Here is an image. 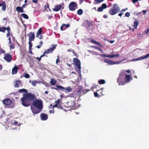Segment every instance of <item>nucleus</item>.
<instances>
[{
	"mask_svg": "<svg viewBox=\"0 0 149 149\" xmlns=\"http://www.w3.org/2000/svg\"><path fill=\"white\" fill-rule=\"evenodd\" d=\"M18 91L20 93H26L23 94V96L20 98L22 104L24 107L29 106L32 101H33L36 98V97L35 94L31 93H28L27 90L25 89H20Z\"/></svg>",
	"mask_w": 149,
	"mask_h": 149,
	"instance_id": "1",
	"label": "nucleus"
},
{
	"mask_svg": "<svg viewBox=\"0 0 149 149\" xmlns=\"http://www.w3.org/2000/svg\"><path fill=\"white\" fill-rule=\"evenodd\" d=\"M75 97H69L68 99V101L67 102V107H70L71 109H76L75 107L76 105L75 103Z\"/></svg>",
	"mask_w": 149,
	"mask_h": 149,
	"instance_id": "2",
	"label": "nucleus"
},
{
	"mask_svg": "<svg viewBox=\"0 0 149 149\" xmlns=\"http://www.w3.org/2000/svg\"><path fill=\"white\" fill-rule=\"evenodd\" d=\"M120 10V8L118 6V5L116 3H114L112 7L109 10V13L110 15H113L117 13Z\"/></svg>",
	"mask_w": 149,
	"mask_h": 149,
	"instance_id": "3",
	"label": "nucleus"
},
{
	"mask_svg": "<svg viewBox=\"0 0 149 149\" xmlns=\"http://www.w3.org/2000/svg\"><path fill=\"white\" fill-rule=\"evenodd\" d=\"M56 86L57 88L53 87L52 88L56 90H58V89H61V91L66 93L70 92L72 91V88L70 86H68L66 88L60 85H56Z\"/></svg>",
	"mask_w": 149,
	"mask_h": 149,
	"instance_id": "4",
	"label": "nucleus"
},
{
	"mask_svg": "<svg viewBox=\"0 0 149 149\" xmlns=\"http://www.w3.org/2000/svg\"><path fill=\"white\" fill-rule=\"evenodd\" d=\"M33 101V106L36 107L38 109H42L43 107V102L41 99L36 100V99Z\"/></svg>",
	"mask_w": 149,
	"mask_h": 149,
	"instance_id": "5",
	"label": "nucleus"
},
{
	"mask_svg": "<svg viewBox=\"0 0 149 149\" xmlns=\"http://www.w3.org/2000/svg\"><path fill=\"white\" fill-rule=\"evenodd\" d=\"M125 74L124 72H122L120 73L119 77L117 79V82L118 83L119 85H123L125 84V81L123 80Z\"/></svg>",
	"mask_w": 149,
	"mask_h": 149,
	"instance_id": "6",
	"label": "nucleus"
},
{
	"mask_svg": "<svg viewBox=\"0 0 149 149\" xmlns=\"http://www.w3.org/2000/svg\"><path fill=\"white\" fill-rule=\"evenodd\" d=\"M69 9L71 11H74L76 8H77V3L74 2H71L69 5Z\"/></svg>",
	"mask_w": 149,
	"mask_h": 149,
	"instance_id": "7",
	"label": "nucleus"
},
{
	"mask_svg": "<svg viewBox=\"0 0 149 149\" xmlns=\"http://www.w3.org/2000/svg\"><path fill=\"white\" fill-rule=\"evenodd\" d=\"M73 61L75 65L77 67L79 70H80L81 66L80 60L78 58H73Z\"/></svg>",
	"mask_w": 149,
	"mask_h": 149,
	"instance_id": "8",
	"label": "nucleus"
},
{
	"mask_svg": "<svg viewBox=\"0 0 149 149\" xmlns=\"http://www.w3.org/2000/svg\"><path fill=\"white\" fill-rule=\"evenodd\" d=\"M107 7V4L105 3L102 4L101 6L99 7L97 10H96V8L95 7H94L93 8V9H95L96 10L97 12H102L103 10L106 9Z\"/></svg>",
	"mask_w": 149,
	"mask_h": 149,
	"instance_id": "9",
	"label": "nucleus"
},
{
	"mask_svg": "<svg viewBox=\"0 0 149 149\" xmlns=\"http://www.w3.org/2000/svg\"><path fill=\"white\" fill-rule=\"evenodd\" d=\"M36 107L33 106H31V109L32 112L33 113L35 114L40 113L42 110L38 109L37 108H36Z\"/></svg>",
	"mask_w": 149,
	"mask_h": 149,
	"instance_id": "10",
	"label": "nucleus"
},
{
	"mask_svg": "<svg viewBox=\"0 0 149 149\" xmlns=\"http://www.w3.org/2000/svg\"><path fill=\"white\" fill-rule=\"evenodd\" d=\"M3 58L7 62H10L12 60V57L10 54L7 53L5 54Z\"/></svg>",
	"mask_w": 149,
	"mask_h": 149,
	"instance_id": "11",
	"label": "nucleus"
},
{
	"mask_svg": "<svg viewBox=\"0 0 149 149\" xmlns=\"http://www.w3.org/2000/svg\"><path fill=\"white\" fill-rule=\"evenodd\" d=\"M149 57V53L147 54L146 56H142L141 57H138L135 59H133L132 61H135L141 60L144 59H146Z\"/></svg>",
	"mask_w": 149,
	"mask_h": 149,
	"instance_id": "12",
	"label": "nucleus"
},
{
	"mask_svg": "<svg viewBox=\"0 0 149 149\" xmlns=\"http://www.w3.org/2000/svg\"><path fill=\"white\" fill-rule=\"evenodd\" d=\"M28 36L29 37V41H32L34 40L35 38L34 33L31 32L28 35Z\"/></svg>",
	"mask_w": 149,
	"mask_h": 149,
	"instance_id": "13",
	"label": "nucleus"
},
{
	"mask_svg": "<svg viewBox=\"0 0 149 149\" xmlns=\"http://www.w3.org/2000/svg\"><path fill=\"white\" fill-rule=\"evenodd\" d=\"M3 103L6 106H10L11 104V101L9 98H6L2 101Z\"/></svg>",
	"mask_w": 149,
	"mask_h": 149,
	"instance_id": "14",
	"label": "nucleus"
},
{
	"mask_svg": "<svg viewBox=\"0 0 149 149\" xmlns=\"http://www.w3.org/2000/svg\"><path fill=\"white\" fill-rule=\"evenodd\" d=\"M100 56L103 57H108L110 58H113L114 57H118L119 56V54H113V55H106L104 54H102L100 55Z\"/></svg>",
	"mask_w": 149,
	"mask_h": 149,
	"instance_id": "15",
	"label": "nucleus"
},
{
	"mask_svg": "<svg viewBox=\"0 0 149 149\" xmlns=\"http://www.w3.org/2000/svg\"><path fill=\"white\" fill-rule=\"evenodd\" d=\"M64 5L63 3H62L61 4H58L56 5L54 8H53V10L54 11H59L61 8L62 6Z\"/></svg>",
	"mask_w": 149,
	"mask_h": 149,
	"instance_id": "16",
	"label": "nucleus"
},
{
	"mask_svg": "<svg viewBox=\"0 0 149 149\" xmlns=\"http://www.w3.org/2000/svg\"><path fill=\"white\" fill-rule=\"evenodd\" d=\"M3 6L1 8L2 10L5 11L6 9V4L5 1H0V7Z\"/></svg>",
	"mask_w": 149,
	"mask_h": 149,
	"instance_id": "17",
	"label": "nucleus"
},
{
	"mask_svg": "<svg viewBox=\"0 0 149 149\" xmlns=\"http://www.w3.org/2000/svg\"><path fill=\"white\" fill-rule=\"evenodd\" d=\"M40 117L41 120H45L47 119L48 116L47 114L42 113L40 114Z\"/></svg>",
	"mask_w": 149,
	"mask_h": 149,
	"instance_id": "18",
	"label": "nucleus"
},
{
	"mask_svg": "<svg viewBox=\"0 0 149 149\" xmlns=\"http://www.w3.org/2000/svg\"><path fill=\"white\" fill-rule=\"evenodd\" d=\"M125 83H128L131 80V76L130 75L127 74L125 72ZM132 78H131V80H132Z\"/></svg>",
	"mask_w": 149,
	"mask_h": 149,
	"instance_id": "19",
	"label": "nucleus"
},
{
	"mask_svg": "<svg viewBox=\"0 0 149 149\" xmlns=\"http://www.w3.org/2000/svg\"><path fill=\"white\" fill-rule=\"evenodd\" d=\"M56 45H54L52 47L50 48L49 49H47V51L45 52H46V53L47 54L51 53L56 48Z\"/></svg>",
	"mask_w": 149,
	"mask_h": 149,
	"instance_id": "20",
	"label": "nucleus"
},
{
	"mask_svg": "<svg viewBox=\"0 0 149 149\" xmlns=\"http://www.w3.org/2000/svg\"><path fill=\"white\" fill-rule=\"evenodd\" d=\"M19 69V68H18L16 65L13 67L12 70V74L13 75L14 74H16L18 70Z\"/></svg>",
	"mask_w": 149,
	"mask_h": 149,
	"instance_id": "21",
	"label": "nucleus"
},
{
	"mask_svg": "<svg viewBox=\"0 0 149 149\" xmlns=\"http://www.w3.org/2000/svg\"><path fill=\"white\" fill-rule=\"evenodd\" d=\"M104 62L110 65H113L116 64V63L114 61L109 60L106 58L104 60Z\"/></svg>",
	"mask_w": 149,
	"mask_h": 149,
	"instance_id": "22",
	"label": "nucleus"
},
{
	"mask_svg": "<svg viewBox=\"0 0 149 149\" xmlns=\"http://www.w3.org/2000/svg\"><path fill=\"white\" fill-rule=\"evenodd\" d=\"M91 42L93 43L98 45L101 47H103L101 43L93 39H92L91 40Z\"/></svg>",
	"mask_w": 149,
	"mask_h": 149,
	"instance_id": "23",
	"label": "nucleus"
},
{
	"mask_svg": "<svg viewBox=\"0 0 149 149\" xmlns=\"http://www.w3.org/2000/svg\"><path fill=\"white\" fill-rule=\"evenodd\" d=\"M21 84V81L20 80H16L15 83L14 84L15 87L16 88H18L19 87V84Z\"/></svg>",
	"mask_w": 149,
	"mask_h": 149,
	"instance_id": "24",
	"label": "nucleus"
},
{
	"mask_svg": "<svg viewBox=\"0 0 149 149\" xmlns=\"http://www.w3.org/2000/svg\"><path fill=\"white\" fill-rule=\"evenodd\" d=\"M16 9L17 11L18 12H19V13H23L24 12V11L23 9H22V8L20 7H19V6L17 7L16 8Z\"/></svg>",
	"mask_w": 149,
	"mask_h": 149,
	"instance_id": "25",
	"label": "nucleus"
},
{
	"mask_svg": "<svg viewBox=\"0 0 149 149\" xmlns=\"http://www.w3.org/2000/svg\"><path fill=\"white\" fill-rule=\"evenodd\" d=\"M42 31L41 28L39 29L38 31L37 34L36 35V37H39L40 35H41L42 33Z\"/></svg>",
	"mask_w": 149,
	"mask_h": 149,
	"instance_id": "26",
	"label": "nucleus"
},
{
	"mask_svg": "<svg viewBox=\"0 0 149 149\" xmlns=\"http://www.w3.org/2000/svg\"><path fill=\"white\" fill-rule=\"evenodd\" d=\"M139 22L137 20H135L134 22L133 26L135 29H137V26L139 24Z\"/></svg>",
	"mask_w": 149,
	"mask_h": 149,
	"instance_id": "27",
	"label": "nucleus"
},
{
	"mask_svg": "<svg viewBox=\"0 0 149 149\" xmlns=\"http://www.w3.org/2000/svg\"><path fill=\"white\" fill-rule=\"evenodd\" d=\"M56 81L54 79L52 78L51 79V81H50V83L52 85H54L56 84Z\"/></svg>",
	"mask_w": 149,
	"mask_h": 149,
	"instance_id": "28",
	"label": "nucleus"
},
{
	"mask_svg": "<svg viewBox=\"0 0 149 149\" xmlns=\"http://www.w3.org/2000/svg\"><path fill=\"white\" fill-rule=\"evenodd\" d=\"M77 13L78 15H81L83 13V10L81 9H79L77 10Z\"/></svg>",
	"mask_w": 149,
	"mask_h": 149,
	"instance_id": "29",
	"label": "nucleus"
},
{
	"mask_svg": "<svg viewBox=\"0 0 149 149\" xmlns=\"http://www.w3.org/2000/svg\"><path fill=\"white\" fill-rule=\"evenodd\" d=\"M105 82V81L102 79L99 80L98 81L99 84L101 85L104 84Z\"/></svg>",
	"mask_w": 149,
	"mask_h": 149,
	"instance_id": "30",
	"label": "nucleus"
},
{
	"mask_svg": "<svg viewBox=\"0 0 149 149\" xmlns=\"http://www.w3.org/2000/svg\"><path fill=\"white\" fill-rule=\"evenodd\" d=\"M21 16L22 17H23L25 19H29L28 16L25 13H22L21 14Z\"/></svg>",
	"mask_w": 149,
	"mask_h": 149,
	"instance_id": "31",
	"label": "nucleus"
},
{
	"mask_svg": "<svg viewBox=\"0 0 149 149\" xmlns=\"http://www.w3.org/2000/svg\"><path fill=\"white\" fill-rule=\"evenodd\" d=\"M93 47L97 49L98 50H99L101 52H102V49L100 48V47H98L96 46H92Z\"/></svg>",
	"mask_w": 149,
	"mask_h": 149,
	"instance_id": "32",
	"label": "nucleus"
},
{
	"mask_svg": "<svg viewBox=\"0 0 149 149\" xmlns=\"http://www.w3.org/2000/svg\"><path fill=\"white\" fill-rule=\"evenodd\" d=\"M6 30L5 27H0V32L1 31L3 32H4Z\"/></svg>",
	"mask_w": 149,
	"mask_h": 149,
	"instance_id": "33",
	"label": "nucleus"
},
{
	"mask_svg": "<svg viewBox=\"0 0 149 149\" xmlns=\"http://www.w3.org/2000/svg\"><path fill=\"white\" fill-rule=\"evenodd\" d=\"M40 44L39 45H37L36 47H37L38 49L40 48L42 46L43 43L42 42V41H41L40 42Z\"/></svg>",
	"mask_w": 149,
	"mask_h": 149,
	"instance_id": "34",
	"label": "nucleus"
},
{
	"mask_svg": "<svg viewBox=\"0 0 149 149\" xmlns=\"http://www.w3.org/2000/svg\"><path fill=\"white\" fill-rule=\"evenodd\" d=\"M37 83V82L36 81H33L32 82V85L34 86H35L36 85V84Z\"/></svg>",
	"mask_w": 149,
	"mask_h": 149,
	"instance_id": "35",
	"label": "nucleus"
},
{
	"mask_svg": "<svg viewBox=\"0 0 149 149\" xmlns=\"http://www.w3.org/2000/svg\"><path fill=\"white\" fill-rule=\"evenodd\" d=\"M97 3H101L104 0H94Z\"/></svg>",
	"mask_w": 149,
	"mask_h": 149,
	"instance_id": "36",
	"label": "nucleus"
},
{
	"mask_svg": "<svg viewBox=\"0 0 149 149\" xmlns=\"http://www.w3.org/2000/svg\"><path fill=\"white\" fill-rule=\"evenodd\" d=\"M64 24H63L60 27V29L62 31L65 29V28L63 29V28L64 27Z\"/></svg>",
	"mask_w": 149,
	"mask_h": 149,
	"instance_id": "37",
	"label": "nucleus"
},
{
	"mask_svg": "<svg viewBox=\"0 0 149 149\" xmlns=\"http://www.w3.org/2000/svg\"><path fill=\"white\" fill-rule=\"evenodd\" d=\"M24 77L26 78H29L30 77L29 75L27 74H26L24 76Z\"/></svg>",
	"mask_w": 149,
	"mask_h": 149,
	"instance_id": "38",
	"label": "nucleus"
},
{
	"mask_svg": "<svg viewBox=\"0 0 149 149\" xmlns=\"http://www.w3.org/2000/svg\"><path fill=\"white\" fill-rule=\"evenodd\" d=\"M94 96L95 97H99L100 96L98 94V93L96 92H94Z\"/></svg>",
	"mask_w": 149,
	"mask_h": 149,
	"instance_id": "39",
	"label": "nucleus"
},
{
	"mask_svg": "<svg viewBox=\"0 0 149 149\" xmlns=\"http://www.w3.org/2000/svg\"><path fill=\"white\" fill-rule=\"evenodd\" d=\"M31 42V41H29V48L30 49H31L32 46V44Z\"/></svg>",
	"mask_w": 149,
	"mask_h": 149,
	"instance_id": "40",
	"label": "nucleus"
},
{
	"mask_svg": "<svg viewBox=\"0 0 149 149\" xmlns=\"http://www.w3.org/2000/svg\"><path fill=\"white\" fill-rule=\"evenodd\" d=\"M6 30H7L8 32H10V29L9 26H8L7 28L6 27Z\"/></svg>",
	"mask_w": 149,
	"mask_h": 149,
	"instance_id": "41",
	"label": "nucleus"
},
{
	"mask_svg": "<svg viewBox=\"0 0 149 149\" xmlns=\"http://www.w3.org/2000/svg\"><path fill=\"white\" fill-rule=\"evenodd\" d=\"M64 24V27L65 26L66 27L65 29L68 28L70 26V25L69 24Z\"/></svg>",
	"mask_w": 149,
	"mask_h": 149,
	"instance_id": "42",
	"label": "nucleus"
},
{
	"mask_svg": "<svg viewBox=\"0 0 149 149\" xmlns=\"http://www.w3.org/2000/svg\"><path fill=\"white\" fill-rule=\"evenodd\" d=\"M81 89H79V90L78 91H77V94L78 95H81Z\"/></svg>",
	"mask_w": 149,
	"mask_h": 149,
	"instance_id": "43",
	"label": "nucleus"
},
{
	"mask_svg": "<svg viewBox=\"0 0 149 149\" xmlns=\"http://www.w3.org/2000/svg\"><path fill=\"white\" fill-rule=\"evenodd\" d=\"M10 48L11 49H14L15 48L14 45L13 44H11L10 46Z\"/></svg>",
	"mask_w": 149,
	"mask_h": 149,
	"instance_id": "44",
	"label": "nucleus"
},
{
	"mask_svg": "<svg viewBox=\"0 0 149 149\" xmlns=\"http://www.w3.org/2000/svg\"><path fill=\"white\" fill-rule=\"evenodd\" d=\"M130 13L129 12H127L125 14V16L127 17H129L130 16Z\"/></svg>",
	"mask_w": 149,
	"mask_h": 149,
	"instance_id": "45",
	"label": "nucleus"
},
{
	"mask_svg": "<svg viewBox=\"0 0 149 149\" xmlns=\"http://www.w3.org/2000/svg\"><path fill=\"white\" fill-rule=\"evenodd\" d=\"M58 104H56L54 105L53 107V110L54 109V107H58Z\"/></svg>",
	"mask_w": 149,
	"mask_h": 149,
	"instance_id": "46",
	"label": "nucleus"
},
{
	"mask_svg": "<svg viewBox=\"0 0 149 149\" xmlns=\"http://www.w3.org/2000/svg\"><path fill=\"white\" fill-rule=\"evenodd\" d=\"M141 13V12H135L134 14V15H138L139 14H140Z\"/></svg>",
	"mask_w": 149,
	"mask_h": 149,
	"instance_id": "47",
	"label": "nucleus"
},
{
	"mask_svg": "<svg viewBox=\"0 0 149 149\" xmlns=\"http://www.w3.org/2000/svg\"><path fill=\"white\" fill-rule=\"evenodd\" d=\"M87 23L88 24L89 26H90V25H92V23L91 22H89L87 21Z\"/></svg>",
	"mask_w": 149,
	"mask_h": 149,
	"instance_id": "48",
	"label": "nucleus"
},
{
	"mask_svg": "<svg viewBox=\"0 0 149 149\" xmlns=\"http://www.w3.org/2000/svg\"><path fill=\"white\" fill-rule=\"evenodd\" d=\"M58 109H63L62 107L61 106V105L59 104L58 105Z\"/></svg>",
	"mask_w": 149,
	"mask_h": 149,
	"instance_id": "49",
	"label": "nucleus"
},
{
	"mask_svg": "<svg viewBox=\"0 0 149 149\" xmlns=\"http://www.w3.org/2000/svg\"><path fill=\"white\" fill-rule=\"evenodd\" d=\"M55 102L56 103V104H59L60 103V101L59 100H57L56 101H55Z\"/></svg>",
	"mask_w": 149,
	"mask_h": 149,
	"instance_id": "50",
	"label": "nucleus"
},
{
	"mask_svg": "<svg viewBox=\"0 0 149 149\" xmlns=\"http://www.w3.org/2000/svg\"><path fill=\"white\" fill-rule=\"evenodd\" d=\"M40 39H42L43 38V36L41 34L40 35V36H39V37H38Z\"/></svg>",
	"mask_w": 149,
	"mask_h": 149,
	"instance_id": "51",
	"label": "nucleus"
},
{
	"mask_svg": "<svg viewBox=\"0 0 149 149\" xmlns=\"http://www.w3.org/2000/svg\"><path fill=\"white\" fill-rule=\"evenodd\" d=\"M32 2L36 4L37 3L38 1L37 0H32Z\"/></svg>",
	"mask_w": 149,
	"mask_h": 149,
	"instance_id": "52",
	"label": "nucleus"
},
{
	"mask_svg": "<svg viewBox=\"0 0 149 149\" xmlns=\"http://www.w3.org/2000/svg\"><path fill=\"white\" fill-rule=\"evenodd\" d=\"M59 61H60V60H59V58H57V59H56V63L57 64L58 62H59Z\"/></svg>",
	"mask_w": 149,
	"mask_h": 149,
	"instance_id": "53",
	"label": "nucleus"
},
{
	"mask_svg": "<svg viewBox=\"0 0 149 149\" xmlns=\"http://www.w3.org/2000/svg\"><path fill=\"white\" fill-rule=\"evenodd\" d=\"M41 56H40V57L39 58L38 57H37L36 58H36L39 61H40L41 60Z\"/></svg>",
	"mask_w": 149,
	"mask_h": 149,
	"instance_id": "54",
	"label": "nucleus"
},
{
	"mask_svg": "<svg viewBox=\"0 0 149 149\" xmlns=\"http://www.w3.org/2000/svg\"><path fill=\"white\" fill-rule=\"evenodd\" d=\"M46 52H45V51L44 52L43 54L42 55L40 56H41V57L42 58V57L43 56H45V54H46Z\"/></svg>",
	"mask_w": 149,
	"mask_h": 149,
	"instance_id": "55",
	"label": "nucleus"
},
{
	"mask_svg": "<svg viewBox=\"0 0 149 149\" xmlns=\"http://www.w3.org/2000/svg\"><path fill=\"white\" fill-rule=\"evenodd\" d=\"M73 49H68V50H67V51L69 52H72V51H73Z\"/></svg>",
	"mask_w": 149,
	"mask_h": 149,
	"instance_id": "56",
	"label": "nucleus"
},
{
	"mask_svg": "<svg viewBox=\"0 0 149 149\" xmlns=\"http://www.w3.org/2000/svg\"><path fill=\"white\" fill-rule=\"evenodd\" d=\"M137 0H132V2L134 4L137 1Z\"/></svg>",
	"mask_w": 149,
	"mask_h": 149,
	"instance_id": "57",
	"label": "nucleus"
},
{
	"mask_svg": "<svg viewBox=\"0 0 149 149\" xmlns=\"http://www.w3.org/2000/svg\"><path fill=\"white\" fill-rule=\"evenodd\" d=\"M53 110V111L52 110H50L49 111V112L50 113H54V110Z\"/></svg>",
	"mask_w": 149,
	"mask_h": 149,
	"instance_id": "58",
	"label": "nucleus"
},
{
	"mask_svg": "<svg viewBox=\"0 0 149 149\" xmlns=\"http://www.w3.org/2000/svg\"><path fill=\"white\" fill-rule=\"evenodd\" d=\"M142 12H143V15H145L146 14V13L147 12V11L146 10H143Z\"/></svg>",
	"mask_w": 149,
	"mask_h": 149,
	"instance_id": "59",
	"label": "nucleus"
},
{
	"mask_svg": "<svg viewBox=\"0 0 149 149\" xmlns=\"http://www.w3.org/2000/svg\"><path fill=\"white\" fill-rule=\"evenodd\" d=\"M72 53L75 56H76V54L74 51V50H73L72 52Z\"/></svg>",
	"mask_w": 149,
	"mask_h": 149,
	"instance_id": "60",
	"label": "nucleus"
},
{
	"mask_svg": "<svg viewBox=\"0 0 149 149\" xmlns=\"http://www.w3.org/2000/svg\"><path fill=\"white\" fill-rule=\"evenodd\" d=\"M103 17L104 18H107L108 17V16L107 15H105L103 16Z\"/></svg>",
	"mask_w": 149,
	"mask_h": 149,
	"instance_id": "61",
	"label": "nucleus"
},
{
	"mask_svg": "<svg viewBox=\"0 0 149 149\" xmlns=\"http://www.w3.org/2000/svg\"><path fill=\"white\" fill-rule=\"evenodd\" d=\"M10 36V32H8V33L7 34V37H8Z\"/></svg>",
	"mask_w": 149,
	"mask_h": 149,
	"instance_id": "62",
	"label": "nucleus"
},
{
	"mask_svg": "<svg viewBox=\"0 0 149 149\" xmlns=\"http://www.w3.org/2000/svg\"><path fill=\"white\" fill-rule=\"evenodd\" d=\"M8 39L9 40V43H11V41L10 38L9 37Z\"/></svg>",
	"mask_w": 149,
	"mask_h": 149,
	"instance_id": "63",
	"label": "nucleus"
},
{
	"mask_svg": "<svg viewBox=\"0 0 149 149\" xmlns=\"http://www.w3.org/2000/svg\"><path fill=\"white\" fill-rule=\"evenodd\" d=\"M123 14V13H120L118 14V15L119 16H121Z\"/></svg>",
	"mask_w": 149,
	"mask_h": 149,
	"instance_id": "64",
	"label": "nucleus"
}]
</instances>
